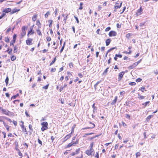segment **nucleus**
I'll list each match as a JSON object with an SVG mask.
<instances>
[{"instance_id": "nucleus-1", "label": "nucleus", "mask_w": 158, "mask_h": 158, "mask_svg": "<svg viewBox=\"0 0 158 158\" xmlns=\"http://www.w3.org/2000/svg\"><path fill=\"white\" fill-rule=\"evenodd\" d=\"M86 153L88 156H93V157L96 158H99L98 152H97L95 154L93 148H90L89 150H87L85 152Z\"/></svg>"}, {"instance_id": "nucleus-2", "label": "nucleus", "mask_w": 158, "mask_h": 158, "mask_svg": "<svg viewBox=\"0 0 158 158\" xmlns=\"http://www.w3.org/2000/svg\"><path fill=\"white\" fill-rule=\"evenodd\" d=\"M48 123L46 122H44L41 123L42 127L41 128V130L42 131H44L45 130L48 129Z\"/></svg>"}, {"instance_id": "nucleus-3", "label": "nucleus", "mask_w": 158, "mask_h": 158, "mask_svg": "<svg viewBox=\"0 0 158 158\" xmlns=\"http://www.w3.org/2000/svg\"><path fill=\"white\" fill-rule=\"evenodd\" d=\"M0 110L2 112V113L6 115L9 116V113L10 112L7 110L4 109L2 107H0Z\"/></svg>"}, {"instance_id": "nucleus-4", "label": "nucleus", "mask_w": 158, "mask_h": 158, "mask_svg": "<svg viewBox=\"0 0 158 158\" xmlns=\"http://www.w3.org/2000/svg\"><path fill=\"white\" fill-rule=\"evenodd\" d=\"M16 39V35L14 34L13 36V41L10 43V46H14V44L15 43Z\"/></svg>"}, {"instance_id": "nucleus-5", "label": "nucleus", "mask_w": 158, "mask_h": 158, "mask_svg": "<svg viewBox=\"0 0 158 158\" xmlns=\"http://www.w3.org/2000/svg\"><path fill=\"white\" fill-rule=\"evenodd\" d=\"M117 34V33L116 31H110L109 33V35L110 37L115 36Z\"/></svg>"}, {"instance_id": "nucleus-6", "label": "nucleus", "mask_w": 158, "mask_h": 158, "mask_svg": "<svg viewBox=\"0 0 158 158\" xmlns=\"http://www.w3.org/2000/svg\"><path fill=\"white\" fill-rule=\"evenodd\" d=\"M33 39L31 38H28L26 41V44L28 45H31L32 44V41Z\"/></svg>"}, {"instance_id": "nucleus-7", "label": "nucleus", "mask_w": 158, "mask_h": 158, "mask_svg": "<svg viewBox=\"0 0 158 158\" xmlns=\"http://www.w3.org/2000/svg\"><path fill=\"white\" fill-rule=\"evenodd\" d=\"M125 73L123 71L120 73L118 75V81H120L121 80L122 78L123 77V75Z\"/></svg>"}, {"instance_id": "nucleus-8", "label": "nucleus", "mask_w": 158, "mask_h": 158, "mask_svg": "<svg viewBox=\"0 0 158 158\" xmlns=\"http://www.w3.org/2000/svg\"><path fill=\"white\" fill-rule=\"evenodd\" d=\"M143 9H142V7L140 6L139 9H138L136 13V15L137 16L140 15L142 13Z\"/></svg>"}, {"instance_id": "nucleus-9", "label": "nucleus", "mask_w": 158, "mask_h": 158, "mask_svg": "<svg viewBox=\"0 0 158 158\" xmlns=\"http://www.w3.org/2000/svg\"><path fill=\"white\" fill-rule=\"evenodd\" d=\"M33 26H34V25L33 26H31L30 27V30L28 31V32L27 35L28 37L29 36V35H32L34 33V31H32Z\"/></svg>"}, {"instance_id": "nucleus-10", "label": "nucleus", "mask_w": 158, "mask_h": 158, "mask_svg": "<svg viewBox=\"0 0 158 158\" xmlns=\"http://www.w3.org/2000/svg\"><path fill=\"white\" fill-rule=\"evenodd\" d=\"M95 103H94L92 106V107L93 108V113L94 114L97 112V107L95 106Z\"/></svg>"}, {"instance_id": "nucleus-11", "label": "nucleus", "mask_w": 158, "mask_h": 158, "mask_svg": "<svg viewBox=\"0 0 158 158\" xmlns=\"http://www.w3.org/2000/svg\"><path fill=\"white\" fill-rule=\"evenodd\" d=\"M11 11V8H6V9H5V10H3L2 13H4L5 14V13H7L10 12Z\"/></svg>"}, {"instance_id": "nucleus-12", "label": "nucleus", "mask_w": 158, "mask_h": 158, "mask_svg": "<svg viewBox=\"0 0 158 158\" xmlns=\"http://www.w3.org/2000/svg\"><path fill=\"white\" fill-rule=\"evenodd\" d=\"M27 29V27L25 26L22 27V31L24 34H26V30Z\"/></svg>"}, {"instance_id": "nucleus-13", "label": "nucleus", "mask_w": 158, "mask_h": 158, "mask_svg": "<svg viewBox=\"0 0 158 158\" xmlns=\"http://www.w3.org/2000/svg\"><path fill=\"white\" fill-rule=\"evenodd\" d=\"M20 10V9H17L16 8H15L14 9H13L12 11H11L10 14H13L19 11Z\"/></svg>"}, {"instance_id": "nucleus-14", "label": "nucleus", "mask_w": 158, "mask_h": 158, "mask_svg": "<svg viewBox=\"0 0 158 158\" xmlns=\"http://www.w3.org/2000/svg\"><path fill=\"white\" fill-rule=\"evenodd\" d=\"M122 2H121L120 3V5H119L115 6H114V8L115 10H114V11L116 12V9H117L118 8H120L122 6Z\"/></svg>"}, {"instance_id": "nucleus-15", "label": "nucleus", "mask_w": 158, "mask_h": 158, "mask_svg": "<svg viewBox=\"0 0 158 158\" xmlns=\"http://www.w3.org/2000/svg\"><path fill=\"white\" fill-rule=\"evenodd\" d=\"M136 66L135 63H134L131 66L128 67V69H133Z\"/></svg>"}, {"instance_id": "nucleus-16", "label": "nucleus", "mask_w": 158, "mask_h": 158, "mask_svg": "<svg viewBox=\"0 0 158 158\" xmlns=\"http://www.w3.org/2000/svg\"><path fill=\"white\" fill-rule=\"evenodd\" d=\"M118 97L117 96H116L115 97L113 101L111 103V105H115L116 104V103L117 102V99Z\"/></svg>"}, {"instance_id": "nucleus-17", "label": "nucleus", "mask_w": 158, "mask_h": 158, "mask_svg": "<svg viewBox=\"0 0 158 158\" xmlns=\"http://www.w3.org/2000/svg\"><path fill=\"white\" fill-rule=\"evenodd\" d=\"M71 136V135L70 134H68L66 135L64 138V141H65L67 140Z\"/></svg>"}, {"instance_id": "nucleus-18", "label": "nucleus", "mask_w": 158, "mask_h": 158, "mask_svg": "<svg viewBox=\"0 0 158 158\" xmlns=\"http://www.w3.org/2000/svg\"><path fill=\"white\" fill-rule=\"evenodd\" d=\"M111 41L110 39H108L106 41V45L107 46H108L110 44Z\"/></svg>"}, {"instance_id": "nucleus-19", "label": "nucleus", "mask_w": 158, "mask_h": 158, "mask_svg": "<svg viewBox=\"0 0 158 158\" xmlns=\"http://www.w3.org/2000/svg\"><path fill=\"white\" fill-rule=\"evenodd\" d=\"M67 86V85L66 84H64L63 86H61L60 89V91L61 92L63 89L64 88L66 87Z\"/></svg>"}, {"instance_id": "nucleus-20", "label": "nucleus", "mask_w": 158, "mask_h": 158, "mask_svg": "<svg viewBox=\"0 0 158 158\" xmlns=\"http://www.w3.org/2000/svg\"><path fill=\"white\" fill-rule=\"evenodd\" d=\"M90 124H92L93 125V126L92 127H86V128H83V130H85L86 129H88L90 128H94L95 127V125L94 124L92 123L91 122H90Z\"/></svg>"}, {"instance_id": "nucleus-21", "label": "nucleus", "mask_w": 158, "mask_h": 158, "mask_svg": "<svg viewBox=\"0 0 158 158\" xmlns=\"http://www.w3.org/2000/svg\"><path fill=\"white\" fill-rule=\"evenodd\" d=\"M18 48L17 46L16 45H15V46H14V52L17 53L18 51Z\"/></svg>"}, {"instance_id": "nucleus-22", "label": "nucleus", "mask_w": 158, "mask_h": 158, "mask_svg": "<svg viewBox=\"0 0 158 158\" xmlns=\"http://www.w3.org/2000/svg\"><path fill=\"white\" fill-rule=\"evenodd\" d=\"M101 82V81H98L95 85H94V88L95 89H97L96 87Z\"/></svg>"}, {"instance_id": "nucleus-23", "label": "nucleus", "mask_w": 158, "mask_h": 158, "mask_svg": "<svg viewBox=\"0 0 158 158\" xmlns=\"http://www.w3.org/2000/svg\"><path fill=\"white\" fill-rule=\"evenodd\" d=\"M37 17V15H34L32 17V20L33 21L35 22L36 19Z\"/></svg>"}, {"instance_id": "nucleus-24", "label": "nucleus", "mask_w": 158, "mask_h": 158, "mask_svg": "<svg viewBox=\"0 0 158 158\" xmlns=\"http://www.w3.org/2000/svg\"><path fill=\"white\" fill-rule=\"evenodd\" d=\"M36 32L37 34L39 35H41L42 33L39 29L36 30Z\"/></svg>"}, {"instance_id": "nucleus-25", "label": "nucleus", "mask_w": 158, "mask_h": 158, "mask_svg": "<svg viewBox=\"0 0 158 158\" xmlns=\"http://www.w3.org/2000/svg\"><path fill=\"white\" fill-rule=\"evenodd\" d=\"M65 44V42H64V44H63V46H62V48H61V50H60V53H61L63 52V50L64 49Z\"/></svg>"}, {"instance_id": "nucleus-26", "label": "nucleus", "mask_w": 158, "mask_h": 158, "mask_svg": "<svg viewBox=\"0 0 158 158\" xmlns=\"http://www.w3.org/2000/svg\"><path fill=\"white\" fill-rule=\"evenodd\" d=\"M145 96H142L139 94H138V98L141 99H143L144 98Z\"/></svg>"}, {"instance_id": "nucleus-27", "label": "nucleus", "mask_w": 158, "mask_h": 158, "mask_svg": "<svg viewBox=\"0 0 158 158\" xmlns=\"http://www.w3.org/2000/svg\"><path fill=\"white\" fill-rule=\"evenodd\" d=\"M56 58L55 57L52 61V62H51L50 64V66H51L56 61Z\"/></svg>"}, {"instance_id": "nucleus-28", "label": "nucleus", "mask_w": 158, "mask_h": 158, "mask_svg": "<svg viewBox=\"0 0 158 158\" xmlns=\"http://www.w3.org/2000/svg\"><path fill=\"white\" fill-rule=\"evenodd\" d=\"M48 22L50 23L49 24V27H51L52 23V20H49L48 21Z\"/></svg>"}, {"instance_id": "nucleus-29", "label": "nucleus", "mask_w": 158, "mask_h": 158, "mask_svg": "<svg viewBox=\"0 0 158 158\" xmlns=\"http://www.w3.org/2000/svg\"><path fill=\"white\" fill-rule=\"evenodd\" d=\"M78 140H76V142H75L73 140H72V144H73V145L74 144H77L78 143Z\"/></svg>"}, {"instance_id": "nucleus-30", "label": "nucleus", "mask_w": 158, "mask_h": 158, "mask_svg": "<svg viewBox=\"0 0 158 158\" xmlns=\"http://www.w3.org/2000/svg\"><path fill=\"white\" fill-rule=\"evenodd\" d=\"M19 94H16V95H13V96L11 97V99H15V98H16V97H17V96H19Z\"/></svg>"}, {"instance_id": "nucleus-31", "label": "nucleus", "mask_w": 158, "mask_h": 158, "mask_svg": "<svg viewBox=\"0 0 158 158\" xmlns=\"http://www.w3.org/2000/svg\"><path fill=\"white\" fill-rule=\"evenodd\" d=\"M5 41L6 43L9 42L10 41L9 38L8 37H6L5 39Z\"/></svg>"}, {"instance_id": "nucleus-32", "label": "nucleus", "mask_w": 158, "mask_h": 158, "mask_svg": "<svg viewBox=\"0 0 158 158\" xmlns=\"http://www.w3.org/2000/svg\"><path fill=\"white\" fill-rule=\"evenodd\" d=\"M83 5V3L82 2H81L80 3V7L79 8V9L80 10H81L83 9L82 5Z\"/></svg>"}, {"instance_id": "nucleus-33", "label": "nucleus", "mask_w": 158, "mask_h": 158, "mask_svg": "<svg viewBox=\"0 0 158 158\" xmlns=\"http://www.w3.org/2000/svg\"><path fill=\"white\" fill-rule=\"evenodd\" d=\"M115 48H116V47H113V48H110V49H109V50H108V51H107V52L108 53L109 52H110L112 50L115 49Z\"/></svg>"}, {"instance_id": "nucleus-34", "label": "nucleus", "mask_w": 158, "mask_h": 158, "mask_svg": "<svg viewBox=\"0 0 158 158\" xmlns=\"http://www.w3.org/2000/svg\"><path fill=\"white\" fill-rule=\"evenodd\" d=\"M49 84H47V85L45 86H44L43 87V89H48V86H49Z\"/></svg>"}, {"instance_id": "nucleus-35", "label": "nucleus", "mask_w": 158, "mask_h": 158, "mask_svg": "<svg viewBox=\"0 0 158 158\" xmlns=\"http://www.w3.org/2000/svg\"><path fill=\"white\" fill-rule=\"evenodd\" d=\"M8 81H9V78H8V77L7 76L5 79V82H6V85H7L8 83Z\"/></svg>"}, {"instance_id": "nucleus-36", "label": "nucleus", "mask_w": 158, "mask_h": 158, "mask_svg": "<svg viewBox=\"0 0 158 158\" xmlns=\"http://www.w3.org/2000/svg\"><path fill=\"white\" fill-rule=\"evenodd\" d=\"M50 15V12L49 11H48L47 13L45 15V17L47 18L48 16Z\"/></svg>"}, {"instance_id": "nucleus-37", "label": "nucleus", "mask_w": 158, "mask_h": 158, "mask_svg": "<svg viewBox=\"0 0 158 158\" xmlns=\"http://www.w3.org/2000/svg\"><path fill=\"white\" fill-rule=\"evenodd\" d=\"M149 103V101L147 102L144 103H143L142 105H144L145 107H146Z\"/></svg>"}, {"instance_id": "nucleus-38", "label": "nucleus", "mask_w": 158, "mask_h": 158, "mask_svg": "<svg viewBox=\"0 0 158 158\" xmlns=\"http://www.w3.org/2000/svg\"><path fill=\"white\" fill-rule=\"evenodd\" d=\"M16 57L14 56H13L11 57V60L12 61H14L16 60Z\"/></svg>"}, {"instance_id": "nucleus-39", "label": "nucleus", "mask_w": 158, "mask_h": 158, "mask_svg": "<svg viewBox=\"0 0 158 158\" xmlns=\"http://www.w3.org/2000/svg\"><path fill=\"white\" fill-rule=\"evenodd\" d=\"M9 50H10V48H8V49L6 51V52H8V54L9 55H11L12 54V52H11V51H9Z\"/></svg>"}, {"instance_id": "nucleus-40", "label": "nucleus", "mask_w": 158, "mask_h": 158, "mask_svg": "<svg viewBox=\"0 0 158 158\" xmlns=\"http://www.w3.org/2000/svg\"><path fill=\"white\" fill-rule=\"evenodd\" d=\"M6 14L4 13H2V15L0 16V19H2L4 16Z\"/></svg>"}, {"instance_id": "nucleus-41", "label": "nucleus", "mask_w": 158, "mask_h": 158, "mask_svg": "<svg viewBox=\"0 0 158 158\" xmlns=\"http://www.w3.org/2000/svg\"><path fill=\"white\" fill-rule=\"evenodd\" d=\"M111 29V28L110 27H107L105 30V31H109V30H110Z\"/></svg>"}, {"instance_id": "nucleus-42", "label": "nucleus", "mask_w": 158, "mask_h": 158, "mask_svg": "<svg viewBox=\"0 0 158 158\" xmlns=\"http://www.w3.org/2000/svg\"><path fill=\"white\" fill-rule=\"evenodd\" d=\"M129 85H136V83L135 82H131L129 83Z\"/></svg>"}, {"instance_id": "nucleus-43", "label": "nucleus", "mask_w": 158, "mask_h": 158, "mask_svg": "<svg viewBox=\"0 0 158 158\" xmlns=\"http://www.w3.org/2000/svg\"><path fill=\"white\" fill-rule=\"evenodd\" d=\"M36 24L38 25L39 28H40L41 27V25L39 21H38V22Z\"/></svg>"}, {"instance_id": "nucleus-44", "label": "nucleus", "mask_w": 158, "mask_h": 158, "mask_svg": "<svg viewBox=\"0 0 158 158\" xmlns=\"http://www.w3.org/2000/svg\"><path fill=\"white\" fill-rule=\"evenodd\" d=\"M23 131H24V132L26 133V134H27V131L26 128L25 127H24L23 128V130H22Z\"/></svg>"}, {"instance_id": "nucleus-45", "label": "nucleus", "mask_w": 158, "mask_h": 158, "mask_svg": "<svg viewBox=\"0 0 158 158\" xmlns=\"http://www.w3.org/2000/svg\"><path fill=\"white\" fill-rule=\"evenodd\" d=\"M125 117L126 118L129 119H130L131 118V116L128 114H126Z\"/></svg>"}, {"instance_id": "nucleus-46", "label": "nucleus", "mask_w": 158, "mask_h": 158, "mask_svg": "<svg viewBox=\"0 0 158 158\" xmlns=\"http://www.w3.org/2000/svg\"><path fill=\"white\" fill-rule=\"evenodd\" d=\"M74 18L76 19V20L77 21V23H79V21L78 20V18L76 16H74Z\"/></svg>"}, {"instance_id": "nucleus-47", "label": "nucleus", "mask_w": 158, "mask_h": 158, "mask_svg": "<svg viewBox=\"0 0 158 158\" xmlns=\"http://www.w3.org/2000/svg\"><path fill=\"white\" fill-rule=\"evenodd\" d=\"M142 80V79L140 78H138L136 79V82H140Z\"/></svg>"}, {"instance_id": "nucleus-48", "label": "nucleus", "mask_w": 158, "mask_h": 158, "mask_svg": "<svg viewBox=\"0 0 158 158\" xmlns=\"http://www.w3.org/2000/svg\"><path fill=\"white\" fill-rule=\"evenodd\" d=\"M153 115H149L147 118V120H150V118L152 117Z\"/></svg>"}, {"instance_id": "nucleus-49", "label": "nucleus", "mask_w": 158, "mask_h": 158, "mask_svg": "<svg viewBox=\"0 0 158 158\" xmlns=\"http://www.w3.org/2000/svg\"><path fill=\"white\" fill-rule=\"evenodd\" d=\"M10 127V126H9L8 125H6L5 126V127H6V129L8 131L9 130Z\"/></svg>"}, {"instance_id": "nucleus-50", "label": "nucleus", "mask_w": 158, "mask_h": 158, "mask_svg": "<svg viewBox=\"0 0 158 158\" xmlns=\"http://www.w3.org/2000/svg\"><path fill=\"white\" fill-rule=\"evenodd\" d=\"M73 145V144H72V142L69 143L67 146V148H69L70 147H71Z\"/></svg>"}, {"instance_id": "nucleus-51", "label": "nucleus", "mask_w": 158, "mask_h": 158, "mask_svg": "<svg viewBox=\"0 0 158 158\" xmlns=\"http://www.w3.org/2000/svg\"><path fill=\"white\" fill-rule=\"evenodd\" d=\"M115 56L116 57H119V58H122V56L121 55V54H116L115 55Z\"/></svg>"}, {"instance_id": "nucleus-52", "label": "nucleus", "mask_w": 158, "mask_h": 158, "mask_svg": "<svg viewBox=\"0 0 158 158\" xmlns=\"http://www.w3.org/2000/svg\"><path fill=\"white\" fill-rule=\"evenodd\" d=\"M69 66L70 68H71L73 67V64L72 62L70 63L69 64Z\"/></svg>"}, {"instance_id": "nucleus-53", "label": "nucleus", "mask_w": 158, "mask_h": 158, "mask_svg": "<svg viewBox=\"0 0 158 158\" xmlns=\"http://www.w3.org/2000/svg\"><path fill=\"white\" fill-rule=\"evenodd\" d=\"M140 153L139 152H137L136 154V157H137L139 156H140Z\"/></svg>"}, {"instance_id": "nucleus-54", "label": "nucleus", "mask_w": 158, "mask_h": 158, "mask_svg": "<svg viewBox=\"0 0 158 158\" xmlns=\"http://www.w3.org/2000/svg\"><path fill=\"white\" fill-rule=\"evenodd\" d=\"M116 26L118 28H120L121 27V24H119V23H117Z\"/></svg>"}, {"instance_id": "nucleus-55", "label": "nucleus", "mask_w": 158, "mask_h": 158, "mask_svg": "<svg viewBox=\"0 0 158 158\" xmlns=\"http://www.w3.org/2000/svg\"><path fill=\"white\" fill-rule=\"evenodd\" d=\"M23 144V146H26V147H25V148H28V145L26 143H24Z\"/></svg>"}, {"instance_id": "nucleus-56", "label": "nucleus", "mask_w": 158, "mask_h": 158, "mask_svg": "<svg viewBox=\"0 0 158 158\" xmlns=\"http://www.w3.org/2000/svg\"><path fill=\"white\" fill-rule=\"evenodd\" d=\"M47 40L48 41H50L51 40V39L50 37H47L46 38Z\"/></svg>"}, {"instance_id": "nucleus-57", "label": "nucleus", "mask_w": 158, "mask_h": 158, "mask_svg": "<svg viewBox=\"0 0 158 158\" xmlns=\"http://www.w3.org/2000/svg\"><path fill=\"white\" fill-rule=\"evenodd\" d=\"M94 145V143L93 142H92L90 144L89 146L90 148H93V147Z\"/></svg>"}, {"instance_id": "nucleus-58", "label": "nucleus", "mask_w": 158, "mask_h": 158, "mask_svg": "<svg viewBox=\"0 0 158 158\" xmlns=\"http://www.w3.org/2000/svg\"><path fill=\"white\" fill-rule=\"evenodd\" d=\"M141 61V59L140 60H139L138 61H137V62H135V64L136 65V66H137V65L139 64V63Z\"/></svg>"}, {"instance_id": "nucleus-59", "label": "nucleus", "mask_w": 158, "mask_h": 158, "mask_svg": "<svg viewBox=\"0 0 158 158\" xmlns=\"http://www.w3.org/2000/svg\"><path fill=\"white\" fill-rule=\"evenodd\" d=\"M131 34L128 33L126 35V37L127 38H128L131 35Z\"/></svg>"}, {"instance_id": "nucleus-60", "label": "nucleus", "mask_w": 158, "mask_h": 158, "mask_svg": "<svg viewBox=\"0 0 158 158\" xmlns=\"http://www.w3.org/2000/svg\"><path fill=\"white\" fill-rule=\"evenodd\" d=\"M145 89V87H142L140 89V90L142 92H144V90Z\"/></svg>"}, {"instance_id": "nucleus-61", "label": "nucleus", "mask_w": 158, "mask_h": 158, "mask_svg": "<svg viewBox=\"0 0 158 158\" xmlns=\"http://www.w3.org/2000/svg\"><path fill=\"white\" fill-rule=\"evenodd\" d=\"M102 8V7L101 6H98V10H100Z\"/></svg>"}, {"instance_id": "nucleus-62", "label": "nucleus", "mask_w": 158, "mask_h": 158, "mask_svg": "<svg viewBox=\"0 0 158 158\" xmlns=\"http://www.w3.org/2000/svg\"><path fill=\"white\" fill-rule=\"evenodd\" d=\"M118 147V144H115V147H114L115 149H117Z\"/></svg>"}, {"instance_id": "nucleus-63", "label": "nucleus", "mask_w": 158, "mask_h": 158, "mask_svg": "<svg viewBox=\"0 0 158 158\" xmlns=\"http://www.w3.org/2000/svg\"><path fill=\"white\" fill-rule=\"evenodd\" d=\"M38 142L39 144H40L41 145H42V142L39 139H38Z\"/></svg>"}, {"instance_id": "nucleus-64", "label": "nucleus", "mask_w": 158, "mask_h": 158, "mask_svg": "<svg viewBox=\"0 0 158 158\" xmlns=\"http://www.w3.org/2000/svg\"><path fill=\"white\" fill-rule=\"evenodd\" d=\"M18 154L20 156H22V154L19 151L18 152Z\"/></svg>"}]
</instances>
